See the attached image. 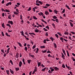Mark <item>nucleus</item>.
<instances>
[{
  "instance_id": "nucleus-20",
  "label": "nucleus",
  "mask_w": 75,
  "mask_h": 75,
  "mask_svg": "<svg viewBox=\"0 0 75 75\" xmlns=\"http://www.w3.org/2000/svg\"><path fill=\"white\" fill-rule=\"evenodd\" d=\"M8 18L10 20L11 19V14H10L8 16Z\"/></svg>"
},
{
  "instance_id": "nucleus-15",
  "label": "nucleus",
  "mask_w": 75,
  "mask_h": 75,
  "mask_svg": "<svg viewBox=\"0 0 75 75\" xmlns=\"http://www.w3.org/2000/svg\"><path fill=\"white\" fill-rule=\"evenodd\" d=\"M53 44L54 47L55 48H57V44H56V43H55V42H54L53 43Z\"/></svg>"
},
{
  "instance_id": "nucleus-55",
  "label": "nucleus",
  "mask_w": 75,
  "mask_h": 75,
  "mask_svg": "<svg viewBox=\"0 0 75 75\" xmlns=\"http://www.w3.org/2000/svg\"><path fill=\"white\" fill-rule=\"evenodd\" d=\"M64 34H65V35H68V34H69V33L67 32H65Z\"/></svg>"
},
{
  "instance_id": "nucleus-57",
  "label": "nucleus",
  "mask_w": 75,
  "mask_h": 75,
  "mask_svg": "<svg viewBox=\"0 0 75 75\" xmlns=\"http://www.w3.org/2000/svg\"><path fill=\"white\" fill-rule=\"evenodd\" d=\"M49 12H50V13H52V11L50 9H49Z\"/></svg>"
},
{
  "instance_id": "nucleus-3",
  "label": "nucleus",
  "mask_w": 75,
  "mask_h": 75,
  "mask_svg": "<svg viewBox=\"0 0 75 75\" xmlns=\"http://www.w3.org/2000/svg\"><path fill=\"white\" fill-rule=\"evenodd\" d=\"M58 12H59V11L57 10L56 9H55L54 10V13H55V14H57Z\"/></svg>"
},
{
  "instance_id": "nucleus-36",
  "label": "nucleus",
  "mask_w": 75,
  "mask_h": 75,
  "mask_svg": "<svg viewBox=\"0 0 75 75\" xmlns=\"http://www.w3.org/2000/svg\"><path fill=\"white\" fill-rule=\"evenodd\" d=\"M65 65H66V67L67 68H68V69H70V67H68V65H67V64H66Z\"/></svg>"
},
{
  "instance_id": "nucleus-52",
  "label": "nucleus",
  "mask_w": 75,
  "mask_h": 75,
  "mask_svg": "<svg viewBox=\"0 0 75 75\" xmlns=\"http://www.w3.org/2000/svg\"><path fill=\"white\" fill-rule=\"evenodd\" d=\"M48 57H52V56L50 54H49L48 55Z\"/></svg>"
},
{
  "instance_id": "nucleus-43",
  "label": "nucleus",
  "mask_w": 75,
  "mask_h": 75,
  "mask_svg": "<svg viewBox=\"0 0 75 75\" xmlns=\"http://www.w3.org/2000/svg\"><path fill=\"white\" fill-rule=\"evenodd\" d=\"M31 10V8L30 7L27 10V11H30Z\"/></svg>"
},
{
  "instance_id": "nucleus-48",
  "label": "nucleus",
  "mask_w": 75,
  "mask_h": 75,
  "mask_svg": "<svg viewBox=\"0 0 75 75\" xmlns=\"http://www.w3.org/2000/svg\"><path fill=\"white\" fill-rule=\"evenodd\" d=\"M20 20H23V16H22V15H21L20 16Z\"/></svg>"
},
{
  "instance_id": "nucleus-12",
  "label": "nucleus",
  "mask_w": 75,
  "mask_h": 75,
  "mask_svg": "<svg viewBox=\"0 0 75 75\" xmlns=\"http://www.w3.org/2000/svg\"><path fill=\"white\" fill-rule=\"evenodd\" d=\"M19 55V54H18V53L17 52V54H16V58H18V56Z\"/></svg>"
},
{
  "instance_id": "nucleus-59",
  "label": "nucleus",
  "mask_w": 75,
  "mask_h": 75,
  "mask_svg": "<svg viewBox=\"0 0 75 75\" xmlns=\"http://www.w3.org/2000/svg\"><path fill=\"white\" fill-rule=\"evenodd\" d=\"M71 33L72 34H73L74 35H75V33L74 32H71Z\"/></svg>"
},
{
  "instance_id": "nucleus-45",
  "label": "nucleus",
  "mask_w": 75,
  "mask_h": 75,
  "mask_svg": "<svg viewBox=\"0 0 75 75\" xmlns=\"http://www.w3.org/2000/svg\"><path fill=\"white\" fill-rule=\"evenodd\" d=\"M10 63H11L12 65H13V61L11 60H10Z\"/></svg>"
},
{
  "instance_id": "nucleus-8",
  "label": "nucleus",
  "mask_w": 75,
  "mask_h": 75,
  "mask_svg": "<svg viewBox=\"0 0 75 75\" xmlns=\"http://www.w3.org/2000/svg\"><path fill=\"white\" fill-rule=\"evenodd\" d=\"M60 39L62 42H64V38H63L62 37H61L60 38Z\"/></svg>"
},
{
  "instance_id": "nucleus-64",
  "label": "nucleus",
  "mask_w": 75,
  "mask_h": 75,
  "mask_svg": "<svg viewBox=\"0 0 75 75\" xmlns=\"http://www.w3.org/2000/svg\"><path fill=\"white\" fill-rule=\"evenodd\" d=\"M47 53H51V51L50 50L47 51Z\"/></svg>"
},
{
  "instance_id": "nucleus-2",
  "label": "nucleus",
  "mask_w": 75,
  "mask_h": 75,
  "mask_svg": "<svg viewBox=\"0 0 75 75\" xmlns=\"http://www.w3.org/2000/svg\"><path fill=\"white\" fill-rule=\"evenodd\" d=\"M19 64V67H21V66L23 65V63H22V62L20 61Z\"/></svg>"
},
{
  "instance_id": "nucleus-44",
  "label": "nucleus",
  "mask_w": 75,
  "mask_h": 75,
  "mask_svg": "<svg viewBox=\"0 0 75 75\" xmlns=\"http://www.w3.org/2000/svg\"><path fill=\"white\" fill-rule=\"evenodd\" d=\"M46 41H47V40L46 39H45L43 40V42L44 43V44H46L47 42H46Z\"/></svg>"
},
{
  "instance_id": "nucleus-58",
  "label": "nucleus",
  "mask_w": 75,
  "mask_h": 75,
  "mask_svg": "<svg viewBox=\"0 0 75 75\" xmlns=\"http://www.w3.org/2000/svg\"><path fill=\"white\" fill-rule=\"evenodd\" d=\"M55 21H56V22L57 23H58V22H59V21L58 20V19H56L55 20Z\"/></svg>"
},
{
  "instance_id": "nucleus-11",
  "label": "nucleus",
  "mask_w": 75,
  "mask_h": 75,
  "mask_svg": "<svg viewBox=\"0 0 75 75\" xmlns=\"http://www.w3.org/2000/svg\"><path fill=\"white\" fill-rule=\"evenodd\" d=\"M62 51L63 52L64 54V55H66V53H65V50H64V49H62Z\"/></svg>"
},
{
  "instance_id": "nucleus-22",
  "label": "nucleus",
  "mask_w": 75,
  "mask_h": 75,
  "mask_svg": "<svg viewBox=\"0 0 75 75\" xmlns=\"http://www.w3.org/2000/svg\"><path fill=\"white\" fill-rule=\"evenodd\" d=\"M15 69L16 71H19V69H20V68L18 67H16L15 68Z\"/></svg>"
},
{
  "instance_id": "nucleus-18",
  "label": "nucleus",
  "mask_w": 75,
  "mask_h": 75,
  "mask_svg": "<svg viewBox=\"0 0 75 75\" xmlns=\"http://www.w3.org/2000/svg\"><path fill=\"white\" fill-rule=\"evenodd\" d=\"M50 39L52 40V42H53L54 41V40H55V39H54L53 38H52V37H51L50 38Z\"/></svg>"
},
{
  "instance_id": "nucleus-32",
  "label": "nucleus",
  "mask_w": 75,
  "mask_h": 75,
  "mask_svg": "<svg viewBox=\"0 0 75 75\" xmlns=\"http://www.w3.org/2000/svg\"><path fill=\"white\" fill-rule=\"evenodd\" d=\"M35 33H38L39 32V30L38 29L35 30Z\"/></svg>"
},
{
  "instance_id": "nucleus-62",
  "label": "nucleus",
  "mask_w": 75,
  "mask_h": 75,
  "mask_svg": "<svg viewBox=\"0 0 75 75\" xmlns=\"http://www.w3.org/2000/svg\"><path fill=\"white\" fill-rule=\"evenodd\" d=\"M46 6H48V7H49V6H50V4H46Z\"/></svg>"
},
{
  "instance_id": "nucleus-63",
  "label": "nucleus",
  "mask_w": 75,
  "mask_h": 75,
  "mask_svg": "<svg viewBox=\"0 0 75 75\" xmlns=\"http://www.w3.org/2000/svg\"><path fill=\"white\" fill-rule=\"evenodd\" d=\"M45 35L46 36H48V33H46L45 34Z\"/></svg>"
},
{
  "instance_id": "nucleus-26",
  "label": "nucleus",
  "mask_w": 75,
  "mask_h": 75,
  "mask_svg": "<svg viewBox=\"0 0 75 75\" xmlns=\"http://www.w3.org/2000/svg\"><path fill=\"white\" fill-rule=\"evenodd\" d=\"M33 19H34L35 20H37L38 18L35 17V16H33Z\"/></svg>"
},
{
  "instance_id": "nucleus-6",
  "label": "nucleus",
  "mask_w": 75,
  "mask_h": 75,
  "mask_svg": "<svg viewBox=\"0 0 75 75\" xmlns=\"http://www.w3.org/2000/svg\"><path fill=\"white\" fill-rule=\"evenodd\" d=\"M9 5H11V2H9L6 4V6H8Z\"/></svg>"
},
{
  "instance_id": "nucleus-51",
  "label": "nucleus",
  "mask_w": 75,
  "mask_h": 75,
  "mask_svg": "<svg viewBox=\"0 0 75 75\" xmlns=\"http://www.w3.org/2000/svg\"><path fill=\"white\" fill-rule=\"evenodd\" d=\"M48 73H50V74H51V73H52V72H51V71L50 70H49L48 71Z\"/></svg>"
},
{
  "instance_id": "nucleus-21",
  "label": "nucleus",
  "mask_w": 75,
  "mask_h": 75,
  "mask_svg": "<svg viewBox=\"0 0 75 75\" xmlns=\"http://www.w3.org/2000/svg\"><path fill=\"white\" fill-rule=\"evenodd\" d=\"M47 51L46 50H42V53L44 54V53H45V52H47Z\"/></svg>"
},
{
  "instance_id": "nucleus-49",
  "label": "nucleus",
  "mask_w": 75,
  "mask_h": 75,
  "mask_svg": "<svg viewBox=\"0 0 75 75\" xmlns=\"http://www.w3.org/2000/svg\"><path fill=\"white\" fill-rule=\"evenodd\" d=\"M62 67L63 68H65V65H64V64H63L62 65Z\"/></svg>"
},
{
  "instance_id": "nucleus-42",
  "label": "nucleus",
  "mask_w": 75,
  "mask_h": 75,
  "mask_svg": "<svg viewBox=\"0 0 75 75\" xmlns=\"http://www.w3.org/2000/svg\"><path fill=\"white\" fill-rule=\"evenodd\" d=\"M45 28H47V29H48V30H50V27H49V26H46Z\"/></svg>"
},
{
  "instance_id": "nucleus-7",
  "label": "nucleus",
  "mask_w": 75,
  "mask_h": 75,
  "mask_svg": "<svg viewBox=\"0 0 75 75\" xmlns=\"http://www.w3.org/2000/svg\"><path fill=\"white\" fill-rule=\"evenodd\" d=\"M13 13L14 14H15V15H18V13L16 11H14L13 12Z\"/></svg>"
},
{
  "instance_id": "nucleus-33",
  "label": "nucleus",
  "mask_w": 75,
  "mask_h": 75,
  "mask_svg": "<svg viewBox=\"0 0 75 75\" xmlns=\"http://www.w3.org/2000/svg\"><path fill=\"white\" fill-rule=\"evenodd\" d=\"M38 50H39V49L38 48H36V51L35 52L36 53H38Z\"/></svg>"
},
{
  "instance_id": "nucleus-41",
  "label": "nucleus",
  "mask_w": 75,
  "mask_h": 75,
  "mask_svg": "<svg viewBox=\"0 0 75 75\" xmlns=\"http://www.w3.org/2000/svg\"><path fill=\"white\" fill-rule=\"evenodd\" d=\"M27 47H25L24 48L25 50V51H27Z\"/></svg>"
},
{
  "instance_id": "nucleus-40",
  "label": "nucleus",
  "mask_w": 75,
  "mask_h": 75,
  "mask_svg": "<svg viewBox=\"0 0 75 75\" xmlns=\"http://www.w3.org/2000/svg\"><path fill=\"white\" fill-rule=\"evenodd\" d=\"M25 34V35H28V32L26 31L24 33Z\"/></svg>"
},
{
  "instance_id": "nucleus-46",
  "label": "nucleus",
  "mask_w": 75,
  "mask_h": 75,
  "mask_svg": "<svg viewBox=\"0 0 75 75\" xmlns=\"http://www.w3.org/2000/svg\"><path fill=\"white\" fill-rule=\"evenodd\" d=\"M16 11L17 12V13H19V10H18V9L16 8Z\"/></svg>"
},
{
  "instance_id": "nucleus-37",
  "label": "nucleus",
  "mask_w": 75,
  "mask_h": 75,
  "mask_svg": "<svg viewBox=\"0 0 75 75\" xmlns=\"http://www.w3.org/2000/svg\"><path fill=\"white\" fill-rule=\"evenodd\" d=\"M43 30L44 31H48V30L45 28H44Z\"/></svg>"
},
{
  "instance_id": "nucleus-10",
  "label": "nucleus",
  "mask_w": 75,
  "mask_h": 75,
  "mask_svg": "<svg viewBox=\"0 0 75 75\" xmlns=\"http://www.w3.org/2000/svg\"><path fill=\"white\" fill-rule=\"evenodd\" d=\"M9 70L11 73L12 74H14V71H13V70H11V69H10Z\"/></svg>"
},
{
  "instance_id": "nucleus-19",
  "label": "nucleus",
  "mask_w": 75,
  "mask_h": 75,
  "mask_svg": "<svg viewBox=\"0 0 75 75\" xmlns=\"http://www.w3.org/2000/svg\"><path fill=\"white\" fill-rule=\"evenodd\" d=\"M17 44H18L19 45L20 47H22V45H21V43H20V42H17Z\"/></svg>"
},
{
  "instance_id": "nucleus-47",
  "label": "nucleus",
  "mask_w": 75,
  "mask_h": 75,
  "mask_svg": "<svg viewBox=\"0 0 75 75\" xmlns=\"http://www.w3.org/2000/svg\"><path fill=\"white\" fill-rule=\"evenodd\" d=\"M5 11H6V12H7L8 13H10V11L7 10V9H5Z\"/></svg>"
},
{
  "instance_id": "nucleus-38",
  "label": "nucleus",
  "mask_w": 75,
  "mask_h": 75,
  "mask_svg": "<svg viewBox=\"0 0 75 75\" xmlns=\"http://www.w3.org/2000/svg\"><path fill=\"white\" fill-rule=\"evenodd\" d=\"M57 33L58 34H59L60 36H62V34H61L60 32H58Z\"/></svg>"
},
{
  "instance_id": "nucleus-5",
  "label": "nucleus",
  "mask_w": 75,
  "mask_h": 75,
  "mask_svg": "<svg viewBox=\"0 0 75 75\" xmlns=\"http://www.w3.org/2000/svg\"><path fill=\"white\" fill-rule=\"evenodd\" d=\"M45 14L46 15H48L50 14V13H49V12H48V11H45Z\"/></svg>"
},
{
  "instance_id": "nucleus-34",
  "label": "nucleus",
  "mask_w": 75,
  "mask_h": 75,
  "mask_svg": "<svg viewBox=\"0 0 75 75\" xmlns=\"http://www.w3.org/2000/svg\"><path fill=\"white\" fill-rule=\"evenodd\" d=\"M4 24L3 23L2 24V26L4 28H5V27L4 26Z\"/></svg>"
},
{
  "instance_id": "nucleus-27",
  "label": "nucleus",
  "mask_w": 75,
  "mask_h": 75,
  "mask_svg": "<svg viewBox=\"0 0 75 75\" xmlns=\"http://www.w3.org/2000/svg\"><path fill=\"white\" fill-rule=\"evenodd\" d=\"M27 61L28 64H30L31 63V59H28L27 60Z\"/></svg>"
},
{
  "instance_id": "nucleus-25",
  "label": "nucleus",
  "mask_w": 75,
  "mask_h": 75,
  "mask_svg": "<svg viewBox=\"0 0 75 75\" xmlns=\"http://www.w3.org/2000/svg\"><path fill=\"white\" fill-rule=\"evenodd\" d=\"M6 74H7V75H9V70H6Z\"/></svg>"
},
{
  "instance_id": "nucleus-53",
  "label": "nucleus",
  "mask_w": 75,
  "mask_h": 75,
  "mask_svg": "<svg viewBox=\"0 0 75 75\" xmlns=\"http://www.w3.org/2000/svg\"><path fill=\"white\" fill-rule=\"evenodd\" d=\"M2 11H4V12H6V10H5L3 8H1Z\"/></svg>"
},
{
  "instance_id": "nucleus-23",
  "label": "nucleus",
  "mask_w": 75,
  "mask_h": 75,
  "mask_svg": "<svg viewBox=\"0 0 75 75\" xmlns=\"http://www.w3.org/2000/svg\"><path fill=\"white\" fill-rule=\"evenodd\" d=\"M37 70V68L36 67H35V69H34V71L36 72Z\"/></svg>"
},
{
  "instance_id": "nucleus-60",
  "label": "nucleus",
  "mask_w": 75,
  "mask_h": 75,
  "mask_svg": "<svg viewBox=\"0 0 75 75\" xmlns=\"http://www.w3.org/2000/svg\"><path fill=\"white\" fill-rule=\"evenodd\" d=\"M40 14H41V16H44V13H42V12H40Z\"/></svg>"
},
{
  "instance_id": "nucleus-35",
  "label": "nucleus",
  "mask_w": 75,
  "mask_h": 75,
  "mask_svg": "<svg viewBox=\"0 0 75 75\" xmlns=\"http://www.w3.org/2000/svg\"><path fill=\"white\" fill-rule=\"evenodd\" d=\"M53 19H57V17L56 16H54L53 17Z\"/></svg>"
},
{
  "instance_id": "nucleus-9",
  "label": "nucleus",
  "mask_w": 75,
  "mask_h": 75,
  "mask_svg": "<svg viewBox=\"0 0 75 75\" xmlns=\"http://www.w3.org/2000/svg\"><path fill=\"white\" fill-rule=\"evenodd\" d=\"M22 61L23 62V64H24V65H25L26 63L25 62V59L24 58H22Z\"/></svg>"
},
{
  "instance_id": "nucleus-30",
  "label": "nucleus",
  "mask_w": 75,
  "mask_h": 75,
  "mask_svg": "<svg viewBox=\"0 0 75 75\" xmlns=\"http://www.w3.org/2000/svg\"><path fill=\"white\" fill-rule=\"evenodd\" d=\"M46 68L47 67H45L44 69H42V71H45V69H46Z\"/></svg>"
},
{
  "instance_id": "nucleus-4",
  "label": "nucleus",
  "mask_w": 75,
  "mask_h": 75,
  "mask_svg": "<svg viewBox=\"0 0 75 75\" xmlns=\"http://www.w3.org/2000/svg\"><path fill=\"white\" fill-rule=\"evenodd\" d=\"M62 58L63 59H65V56H64V55L62 53Z\"/></svg>"
},
{
  "instance_id": "nucleus-13",
  "label": "nucleus",
  "mask_w": 75,
  "mask_h": 75,
  "mask_svg": "<svg viewBox=\"0 0 75 75\" xmlns=\"http://www.w3.org/2000/svg\"><path fill=\"white\" fill-rule=\"evenodd\" d=\"M37 64L38 65V67H40V66L41 65V62H38Z\"/></svg>"
},
{
  "instance_id": "nucleus-39",
  "label": "nucleus",
  "mask_w": 75,
  "mask_h": 75,
  "mask_svg": "<svg viewBox=\"0 0 75 75\" xmlns=\"http://www.w3.org/2000/svg\"><path fill=\"white\" fill-rule=\"evenodd\" d=\"M65 6L66 7H67V8L69 10H70V8L69 7V6H68L67 5H66Z\"/></svg>"
},
{
  "instance_id": "nucleus-28",
  "label": "nucleus",
  "mask_w": 75,
  "mask_h": 75,
  "mask_svg": "<svg viewBox=\"0 0 75 75\" xmlns=\"http://www.w3.org/2000/svg\"><path fill=\"white\" fill-rule=\"evenodd\" d=\"M54 69H55V70H56L57 71V70H59V68L56 67H54Z\"/></svg>"
},
{
  "instance_id": "nucleus-54",
  "label": "nucleus",
  "mask_w": 75,
  "mask_h": 75,
  "mask_svg": "<svg viewBox=\"0 0 75 75\" xmlns=\"http://www.w3.org/2000/svg\"><path fill=\"white\" fill-rule=\"evenodd\" d=\"M36 47V46L34 45L32 47L33 49H34Z\"/></svg>"
},
{
  "instance_id": "nucleus-16",
  "label": "nucleus",
  "mask_w": 75,
  "mask_h": 75,
  "mask_svg": "<svg viewBox=\"0 0 75 75\" xmlns=\"http://www.w3.org/2000/svg\"><path fill=\"white\" fill-rule=\"evenodd\" d=\"M20 33H21V35L22 36L24 35V32H23V31H22L20 32Z\"/></svg>"
},
{
  "instance_id": "nucleus-61",
  "label": "nucleus",
  "mask_w": 75,
  "mask_h": 75,
  "mask_svg": "<svg viewBox=\"0 0 75 75\" xmlns=\"http://www.w3.org/2000/svg\"><path fill=\"white\" fill-rule=\"evenodd\" d=\"M1 34L3 37L4 36V33H3V32H1Z\"/></svg>"
},
{
  "instance_id": "nucleus-1",
  "label": "nucleus",
  "mask_w": 75,
  "mask_h": 75,
  "mask_svg": "<svg viewBox=\"0 0 75 75\" xmlns=\"http://www.w3.org/2000/svg\"><path fill=\"white\" fill-rule=\"evenodd\" d=\"M36 3H40V4H41V5H42V4H43V3L42 2L39 1V0H37L36 1Z\"/></svg>"
},
{
  "instance_id": "nucleus-31",
  "label": "nucleus",
  "mask_w": 75,
  "mask_h": 75,
  "mask_svg": "<svg viewBox=\"0 0 75 75\" xmlns=\"http://www.w3.org/2000/svg\"><path fill=\"white\" fill-rule=\"evenodd\" d=\"M6 25L7 26H8V27H9L10 28H11V25H10V24H7Z\"/></svg>"
},
{
  "instance_id": "nucleus-29",
  "label": "nucleus",
  "mask_w": 75,
  "mask_h": 75,
  "mask_svg": "<svg viewBox=\"0 0 75 75\" xmlns=\"http://www.w3.org/2000/svg\"><path fill=\"white\" fill-rule=\"evenodd\" d=\"M69 23L70 25V26H71V27H73V26H74V25L73 24H72V23L71 22H70Z\"/></svg>"
},
{
  "instance_id": "nucleus-50",
  "label": "nucleus",
  "mask_w": 75,
  "mask_h": 75,
  "mask_svg": "<svg viewBox=\"0 0 75 75\" xmlns=\"http://www.w3.org/2000/svg\"><path fill=\"white\" fill-rule=\"evenodd\" d=\"M55 35L56 36V37H57V38H58L59 37H58V34H56Z\"/></svg>"
},
{
  "instance_id": "nucleus-56",
  "label": "nucleus",
  "mask_w": 75,
  "mask_h": 75,
  "mask_svg": "<svg viewBox=\"0 0 75 75\" xmlns=\"http://www.w3.org/2000/svg\"><path fill=\"white\" fill-rule=\"evenodd\" d=\"M30 42L31 44H32V45H33V44H34V42H33V41L30 40Z\"/></svg>"
},
{
  "instance_id": "nucleus-24",
  "label": "nucleus",
  "mask_w": 75,
  "mask_h": 75,
  "mask_svg": "<svg viewBox=\"0 0 75 75\" xmlns=\"http://www.w3.org/2000/svg\"><path fill=\"white\" fill-rule=\"evenodd\" d=\"M66 52L67 53L68 57H69V52H68V51H67Z\"/></svg>"
},
{
  "instance_id": "nucleus-14",
  "label": "nucleus",
  "mask_w": 75,
  "mask_h": 75,
  "mask_svg": "<svg viewBox=\"0 0 75 75\" xmlns=\"http://www.w3.org/2000/svg\"><path fill=\"white\" fill-rule=\"evenodd\" d=\"M40 48H41V49L45 48V46L44 45L41 46L40 47Z\"/></svg>"
},
{
  "instance_id": "nucleus-17",
  "label": "nucleus",
  "mask_w": 75,
  "mask_h": 75,
  "mask_svg": "<svg viewBox=\"0 0 75 75\" xmlns=\"http://www.w3.org/2000/svg\"><path fill=\"white\" fill-rule=\"evenodd\" d=\"M29 34L30 35H35V34L34 33H29Z\"/></svg>"
}]
</instances>
